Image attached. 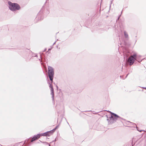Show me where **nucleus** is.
<instances>
[{"label": "nucleus", "mask_w": 146, "mask_h": 146, "mask_svg": "<svg viewBox=\"0 0 146 146\" xmlns=\"http://www.w3.org/2000/svg\"><path fill=\"white\" fill-rule=\"evenodd\" d=\"M48 76L50 80V82H49L48 84H49V86L51 88V94L52 95V99L54 100V90L52 86L53 82V79L54 74V70L53 68L50 66L48 67Z\"/></svg>", "instance_id": "1"}, {"label": "nucleus", "mask_w": 146, "mask_h": 146, "mask_svg": "<svg viewBox=\"0 0 146 146\" xmlns=\"http://www.w3.org/2000/svg\"><path fill=\"white\" fill-rule=\"evenodd\" d=\"M9 5V8L12 11H15L19 10L20 9L19 5L16 3H13L10 1L8 2Z\"/></svg>", "instance_id": "2"}, {"label": "nucleus", "mask_w": 146, "mask_h": 146, "mask_svg": "<svg viewBox=\"0 0 146 146\" xmlns=\"http://www.w3.org/2000/svg\"><path fill=\"white\" fill-rule=\"evenodd\" d=\"M110 112L111 114V116L109 119H107V121L109 122L110 121V123H113L115 122L119 118H120V117L116 114Z\"/></svg>", "instance_id": "3"}, {"label": "nucleus", "mask_w": 146, "mask_h": 146, "mask_svg": "<svg viewBox=\"0 0 146 146\" xmlns=\"http://www.w3.org/2000/svg\"><path fill=\"white\" fill-rule=\"evenodd\" d=\"M135 60H137V56L136 54H134L128 58L127 62L130 65H131L134 62Z\"/></svg>", "instance_id": "4"}, {"label": "nucleus", "mask_w": 146, "mask_h": 146, "mask_svg": "<svg viewBox=\"0 0 146 146\" xmlns=\"http://www.w3.org/2000/svg\"><path fill=\"white\" fill-rule=\"evenodd\" d=\"M40 135V134H38L36 135H34V136L32 138L31 141L32 142L33 141L35 140L36 139L39 138Z\"/></svg>", "instance_id": "5"}, {"label": "nucleus", "mask_w": 146, "mask_h": 146, "mask_svg": "<svg viewBox=\"0 0 146 146\" xmlns=\"http://www.w3.org/2000/svg\"><path fill=\"white\" fill-rule=\"evenodd\" d=\"M41 19V15L40 14H38L35 18L36 20H39Z\"/></svg>", "instance_id": "6"}, {"label": "nucleus", "mask_w": 146, "mask_h": 146, "mask_svg": "<svg viewBox=\"0 0 146 146\" xmlns=\"http://www.w3.org/2000/svg\"><path fill=\"white\" fill-rule=\"evenodd\" d=\"M51 131H50L47 132L45 133H44L42 134V136H46L47 135L49 136V135L48 134V133H51Z\"/></svg>", "instance_id": "7"}, {"label": "nucleus", "mask_w": 146, "mask_h": 146, "mask_svg": "<svg viewBox=\"0 0 146 146\" xmlns=\"http://www.w3.org/2000/svg\"><path fill=\"white\" fill-rule=\"evenodd\" d=\"M124 35L125 38H128V35L127 32L125 31H124Z\"/></svg>", "instance_id": "8"}, {"label": "nucleus", "mask_w": 146, "mask_h": 146, "mask_svg": "<svg viewBox=\"0 0 146 146\" xmlns=\"http://www.w3.org/2000/svg\"><path fill=\"white\" fill-rule=\"evenodd\" d=\"M58 127H59V125L57 126L55 128V129H53L51 131H51V133H52L53 131H54V130H55L56 129H57Z\"/></svg>", "instance_id": "9"}, {"label": "nucleus", "mask_w": 146, "mask_h": 146, "mask_svg": "<svg viewBox=\"0 0 146 146\" xmlns=\"http://www.w3.org/2000/svg\"><path fill=\"white\" fill-rule=\"evenodd\" d=\"M142 88L143 89H146V87H142Z\"/></svg>", "instance_id": "10"}, {"label": "nucleus", "mask_w": 146, "mask_h": 146, "mask_svg": "<svg viewBox=\"0 0 146 146\" xmlns=\"http://www.w3.org/2000/svg\"><path fill=\"white\" fill-rule=\"evenodd\" d=\"M55 43H56V42H55L53 43V45L54 44H55Z\"/></svg>", "instance_id": "11"}, {"label": "nucleus", "mask_w": 146, "mask_h": 146, "mask_svg": "<svg viewBox=\"0 0 146 146\" xmlns=\"http://www.w3.org/2000/svg\"><path fill=\"white\" fill-rule=\"evenodd\" d=\"M113 1V0H112L111 1V4L112 3V1Z\"/></svg>", "instance_id": "12"}, {"label": "nucleus", "mask_w": 146, "mask_h": 146, "mask_svg": "<svg viewBox=\"0 0 146 146\" xmlns=\"http://www.w3.org/2000/svg\"><path fill=\"white\" fill-rule=\"evenodd\" d=\"M45 143H47L48 144V143H47L46 142H45Z\"/></svg>", "instance_id": "13"}, {"label": "nucleus", "mask_w": 146, "mask_h": 146, "mask_svg": "<svg viewBox=\"0 0 146 146\" xmlns=\"http://www.w3.org/2000/svg\"><path fill=\"white\" fill-rule=\"evenodd\" d=\"M46 50V49H45V50H44V51H45V50Z\"/></svg>", "instance_id": "14"}, {"label": "nucleus", "mask_w": 146, "mask_h": 146, "mask_svg": "<svg viewBox=\"0 0 146 146\" xmlns=\"http://www.w3.org/2000/svg\"><path fill=\"white\" fill-rule=\"evenodd\" d=\"M50 50V49H48V50Z\"/></svg>", "instance_id": "15"}, {"label": "nucleus", "mask_w": 146, "mask_h": 146, "mask_svg": "<svg viewBox=\"0 0 146 146\" xmlns=\"http://www.w3.org/2000/svg\"><path fill=\"white\" fill-rule=\"evenodd\" d=\"M40 58H41V55H40Z\"/></svg>", "instance_id": "16"}, {"label": "nucleus", "mask_w": 146, "mask_h": 146, "mask_svg": "<svg viewBox=\"0 0 146 146\" xmlns=\"http://www.w3.org/2000/svg\"><path fill=\"white\" fill-rule=\"evenodd\" d=\"M128 74H127V76H126V77H127V75H128Z\"/></svg>", "instance_id": "17"}, {"label": "nucleus", "mask_w": 146, "mask_h": 146, "mask_svg": "<svg viewBox=\"0 0 146 146\" xmlns=\"http://www.w3.org/2000/svg\"><path fill=\"white\" fill-rule=\"evenodd\" d=\"M141 131H141H141H140V132H141Z\"/></svg>", "instance_id": "18"}, {"label": "nucleus", "mask_w": 146, "mask_h": 146, "mask_svg": "<svg viewBox=\"0 0 146 146\" xmlns=\"http://www.w3.org/2000/svg\"><path fill=\"white\" fill-rule=\"evenodd\" d=\"M49 146H50V144H49Z\"/></svg>", "instance_id": "19"}]
</instances>
